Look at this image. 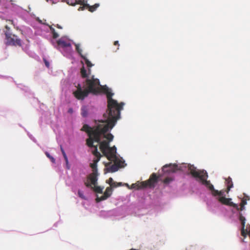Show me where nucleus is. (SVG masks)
<instances>
[{
    "instance_id": "393cba45",
    "label": "nucleus",
    "mask_w": 250,
    "mask_h": 250,
    "mask_svg": "<svg viewBox=\"0 0 250 250\" xmlns=\"http://www.w3.org/2000/svg\"><path fill=\"white\" fill-rule=\"evenodd\" d=\"M210 190L211 191L212 194L213 196L219 195V194L220 193V191H219L218 190L215 189L214 188L213 189H211Z\"/></svg>"
},
{
    "instance_id": "c85d7f7f",
    "label": "nucleus",
    "mask_w": 250,
    "mask_h": 250,
    "mask_svg": "<svg viewBox=\"0 0 250 250\" xmlns=\"http://www.w3.org/2000/svg\"><path fill=\"white\" fill-rule=\"evenodd\" d=\"M246 204H247V199L245 198H243L241 201L240 206H245Z\"/></svg>"
},
{
    "instance_id": "79ce46f5",
    "label": "nucleus",
    "mask_w": 250,
    "mask_h": 250,
    "mask_svg": "<svg viewBox=\"0 0 250 250\" xmlns=\"http://www.w3.org/2000/svg\"><path fill=\"white\" fill-rule=\"evenodd\" d=\"M68 112L70 114H72L73 112V109L72 108H69V109L68 110Z\"/></svg>"
},
{
    "instance_id": "9b49d317",
    "label": "nucleus",
    "mask_w": 250,
    "mask_h": 250,
    "mask_svg": "<svg viewBox=\"0 0 250 250\" xmlns=\"http://www.w3.org/2000/svg\"><path fill=\"white\" fill-rule=\"evenodd\" d=\"M112 190L111 187H107L105 191H104V195L101 196L100 197H97L96 199L97 202H99L104 200H106L107 198L109 197L112 194Z\"/></svg>"
},
{
    "instance_id": "f257e3e1",
    "label": "nucleus",
    "mask_w": 250,
    "mask_h": 250,
    "mask_svg": "<svg viewBox=\"0 0 250 250\" xmlns=\"http://www.w3.org/2000/svg\"><path fill=\"white\" fill-rule=\"evenodd\" d=\"M120 117H112L104 118V120L99 121L92 127L85 124L82 127L81 130L85 132L89 138L86 140V144L89 147L94 148L93 155L100 160L101 155L98 151L97 146L93 145V143L100 142L102 138H105L111 142L114 138L113 135L107 132L111 130L115 125L118 120Z\"/></svg>"
},
{
    "instance_id": "aec40b11",
    "label": "nucleus",
    "mask_w": 250,
    "mask_h": 250,
    "mask_svg": "<svg viewBox=\"0 0 250 250\" xmlns=\"http://www.w3.org/2000/svg\"><path fill=\"white\" fill-rule=\"evenodd\" d=\"M82 58L83 59L85 64H86L88 67H91L93 65V64L87 59V58L85 56L82 55Z\"/></svg>"
},
{
    "instance_id": "ddd939ff",
    "label": "nucleus",
    "mask_w": 250,
    "mask_h": 250,
    "mask_svg": "<svg viewBox=\"0 0 250 250\" xmlns=\"http://www.w3.org/2000/svg\"><path fill=\"white\" fill-rule=\"evenodd\" d=\"M57 44L63 48L71 47V46L70 42L63 38H61L57 41Z\"/></svg>"
},
{
    "instance_id": "a18cd8bd",
    "label": "nucleus",
    "mask_w": 250,
    "mask_h": 250,
    "mask_svg": "<svg viewBox=\"0 0 250 250\" xmlns=\"http://www.w3.org/2000/svg\"><path fill=\"white\" fill-rule=\"evenodd\" d=\"M117 187L121 186L122 185V183H117Z\"/></svg>"
},
{
    "instance_id": "4468645a",
    "label": "nucleus",
    "mask_w": 250,
    "mask_h": 250,
    "mask_svg": "<svg viewBox=\"0 0 250 250\" xmlns=\"http://www.w3.org/2000/svg\"><path fill=\"white\" fill-rule=\"evenodd\" d=\"M97 172H92L89 176V179L90 181L91 184L95 186L97 184Z\"/></svg>"
},
{
    "instance_id": "bb28decb",
    "label": "nucleus",
    "mask_w": 250,
    "mask_h": 250,
    "mask_svg": "<svg viewBox=\"0 0 250 250\" xmlns=\"http://www.w3.org/2000/svg\"><path fill=\"white\" fill-rule=\"evenodd\" d=\"M84 0H75V3L74 4H72V5H75L76 4L82 5L84 3Z\"/></svg>"
},
{
    "instance_id": "37998d69",
    "label": "nucleus",
    "mask_w": 250,
    "mask_h": 250,
    "mask_svg": "<svg viewBox=\"0 0 250 250\" xmlns=\"http://www.w3.org/2000/svg\"><path fill=\"white\" fill-rule=\"evenodd\" d=\"M220 191V193L219 194V195L222 196L224 194V191Z\"/></svg>"
},
{
    "instance_id": "b1692460",
    "label": "nucleus",
    "mask_w": 250,
    "mask_h": 250,
    "mask_svg": "<svg viewBox=\"0 0 250 250\" xmlns=\"http://www.w3.org/2000/svg\"><path fill=\"white\" fill-rule=\"evenodd\" d=\"M45 155L51 160V161L52 163H55V159L52 156H51L48 152H46Z\"/></svg>"
},
{
    "instance_id": "dca6fc26",
    "label": "nucleus",
    "mask_w": 250,
    "mask_h": 250,
    "mask_svg": "<svg viewBox=\"0 0 250 250\" xmlns=\"http://www.w3.org/2000/svg\"><path fill=\"white\" fill-rule=\"evenodd\" d=\"M226 184L227 186V192L228 193L230 190V188L233 187V183L231 178L229 177L226 180Z\"/></svg>"
},
{
    "instance_id": "2f4dec72",
    "label": "nucleus",
    "mask_w": 250,
    "mask_h": 250,
    "mask_svg": "<svg viewBox=\"0 0 250 250\" xmlns=\"http://www.w3.org/2000/svg\"><path fill=\"white\" fill-rule=\"evenodd\" d=\"M110 187H112V188H116L117 187V182H113L112 183H111V184L110 185Z\"/></svg>"
},
{
    "instance_id": "a878e982",
    "label": "nucleus",
    "mask_w": 250,
    "mask_h": 250,
    "mask_svg": "<svg viewBox=\"0 0 250 250\" xmlns=\"http://www.w3.org/2000/svg\"><path fill=\"white\" fill-rule=\"evenodd\" d=\"M60 148H61V152L62 153V154L63 155L64 159L67 160V157L66 154L62 146H61Z\"/></svg>"
},
{
    "instance_id": "20e7f679",
    "label": "nucleus",
    "mask_w": 250,
    "mask_h": 250,
    "mask_svg": "<svg viewBox=\"0 0 250 250\" xmlns=\"http://www.w3.org/2000/svg\"><path fill=\"white\" fill-rule=\"evenodd\" d=\"M6 31L5 32L6 43L8 45L21 46V41L17 36L9 32L10 28L8 25L5 26Z\"/></svg>"
},
{
    "instance_id": "6ab92c4d",
    "label": "nucleus",
    "mask_w": 250,
    "mask_h": 250,
    "mask_svg": "<svg viewBox=\"0 0 250 250\" xmlns=\"http://www.w3.org/2000/svg\"><path fill=\"white\" fill-rule=\"evenodd\" d=\"M143 186V185H142V182H141L140 183H138V184H137V183L133 184L131 185V188H135V189H140L145 188Z\"/></svg>"
},
{
    "instance_id": "49530a36",
    "label": "nucleus",
    "mask_w": 250,
    "mask_h": 250,
    "mask_svg": "<svg viewBox=\"0 0 250 250\" xmlns=\"http://www.w3.org/2000/svg\"><path fill=\"white\" fill-rule=\"evenodd\" d=\"M244 198L247 199V201L250 200V198L249 196H246V197H245Z\"/></svg>"
},
{
    "instance_id": "c756f323",
    "label": "nucleus",
    "mask_w": 250,
    "mask_h": 250,
    "mask_svg": "<svg viewBox=\"0 0 250 250\" xmlns=\"http://www.w3.org/2000/svg\"><path fill=\"white\" fill-rule=\"evenodd\" d=\"M86 3H84L83 4H82V5H83L82 6H80L79 9H78V10L79 11H83L85 7H86V6L85 5Z\"/></svg>"
},
{
    "instance_id": "ea45409f",
    "label": "nucleus",
    "mask_w": 250,
    "mask_h": 250,
    "mask_svg": "<svg viewBox=\"0 0 250 250\" xmlns=\"http://www.w3.org/2000/svg\"><path fill=\"white\" fill-rule=\"evenodd\" d=\"M50 30H51V32H52L53 34L56 32L55 31V29L54 28L52 27H50Z\"/></svg>"
},
{
    "instance_id": "6e6552de",
    "label": "nucleus",
    "mask_w": 250,
    "mask_h": 250,
    "mask_svg": "<svg viewBox=\"0 0 250 250\" xmlns=\"http://www.w3.org/2000/svg\"><path fill=\"white\" fill-rule=\"evenodd\" d=\"M116 147L115 146H113V147L109 146L106 153V155L104 156H106L109 161H113L114 159H116Z\"/></svg>"
},
{
    "instance_id": "de8ad7c7",
    "label": "nucleus",
    "mask_w": 250,
    "mask_h": 250,
    "mask_svg": "<svg viewBox=\"0 0 250 250\" xmlns=\"http://www.w3.org/2000/svg\"><path fill=\"white\" fill-rule=\"evenodd\" d=\"M57 27L58 28L62 29V27L60 25H58V24H57Z\"/></svg>"
},
{
    "instance_id": "cd10ccee",
    "label": "nucleus",
    "mask_w": 250,
    "mask_h": 250,
    "mask_svg": "<svg viewBox=\"0 0 250 250\" xmlns=\"http://www.w3.org/2000/svg\"><path fill=\"white\" fill-rule=\"evenodd\" d=\"M78 193L79 196L80 198H81L82 199H85V196H84L83 192L82 191L79 190Z\"/></svg>"
},
{
    "instance_id": "e433bc0d",
    "label": "nucleus",
    "mask_w": 250,
    "mask_h": 250,
    "mask_svg": "<svg viewBox=\"0 0 250 250\" xmlns=\"http://www.w3.org/2000/svg\"><path fill=\"white\" fill-rule=\"evenodd\" d=\"M59 37L58 34L56 32L53 34V37L54 39H56Z\"/></svg>"
},
{
    "instance_id": "4be33fe9",
    "label": "nucleus",
    "mask_w": 250,
    "mask_h": 250,
    "mask_svg": "<svg viewBox=\"0 0 250 250\" xmlns=\"http://www.w3.org/2000/svg\"><path fill=\"white\" fill-rule=\"evenodd\" d=\"M76 46V50L77 52L80 55L81 57H82V55H83L82 54V49L80 48V45L79 44H75Z\"/></svg>"
},
{
    "instance_id": "412c9836",
    "label": "nucleus",
    "mask_w": 250,
    "mask_h": 250,
    "mask_svg": "<svg viewBox=\"0 0 250 250\" xmlns=\"http://www.w3.org/2000/svg\"><path fill=\"white\" fill-rule=\"evenodd\" d=\"M93 189L97 193H102L103 192V188L99 186H96V185L94 186Z\"/></svg>"
},
{
    "instance_id": "f03ea898",
    "label": "nucleus",
    "mask_w": 250,
    "mask_h": 250,
    "mask_svg": "<svg viewBox=\"0 0 250 250\" xmlns=\"http://www.w3.org/2000/svg\"><path fill=\"white\" fill-rule=\"evenodd\" d=\"M84 86L89 93L97 94L103 93L106 95L107 99V109L106 113L103 115L104 118L120 117V112L123 109L125 104L123 102L118 103L112 97L114 93L106 85H100L98 79L94 78L93 76L86 79Z\"/></svg>"
},
{
    "instance_id": "c9c22d12",
    "label": "nucleus",
    "mask_w": 250,
    "mask_h": 250,
    "mask_svg": "<svg viewBox=\"0 0 250 250\" xmlns=\"http://www.w3.org/2000/svg\"><path fill=\"white\" fill-rule=\"evenodd\" d=\"M114 45L118 46L117 50H118L119 49V45H120L118 41H115L114 42Z\"/></svg>"
},
{
    "instance_id": "f8f14e48",
    "label": "nucleus",
    "mask_w": 250,
    "mask_h": 250,
    "mask_svg": "<svg viewBox=\"0 0 250 250\" xmlns=\"http://www.w3.org/2000/svg\"><path fill=\"white\" fill-rule=\"evenodd\" d=\"M124 162L122 161L116 160V163L115 164L112 165L111 167H110L108 169V171L111 172H114L117 171L119 167H122L121 163H123Z\"/></svg>"
},
{
    "instance_id": "c03bdc74",
    "label": "nucleus",
    "mask_w": 250,
    "mask_h": 250,
    "mask_svg": "<svg viewBox=\"0 0 250 250\" xmlns=\"http://www.w3.org/2000/svg\"><path fill=\"white\" fill-rule=\"evenodd\" d=\"M85 186H86L87 187H90V185L89 183H85Z\"/></svg>"
},
{
    "instance_id": "72a5a7b5",
    "label": "nucleus",
    "mask_w": 250,
    "mask_h": 250,
    "mask_svg": "<svg viewBox=\"0 0 250 250\" xmlns=\"http://www.w3.org/2000/svg\"><path fill=\"white\" fill-rule=\"evenodd\" d=\"M237 209V210H241V211H242L245 208V206H240V207H239L238 206V208H236Z\"/></svg>"
},
{
    "instance_id": "423d86ee",
    "label": "nucleus",
    "mask_w": 250,
    "mask_h": 250,
    "mask_svg": "<svg viewBox=\"0 0 250 250\" xmlns=\"http://www.w3.org/2000/svg\"><path fill=\"white\" fill-rule=\"evenodd\" d=\"M158 177L155 173H152L150 176L149 179L147 181L142 182L143 185L145 188L149 187H154L158 181Z\"/></svg>"
},
{
    "instance_id": "1a4fd4ad",
    "label": "nucleus",
    "mask_w": 250,
    "mask_h": 250,
    "mask_svg": "<svg viewBox=\"0 0 250 250\" xmlns=\"http://www.w3.org/2000/svg\"><path fill=\"white\" fill-rule=\"evenodd\" d=\"M231 199L227 198L224 196H221L218 198V201L222 204L226 205H228L230 207H233L235 208H238V205L235 203H233L231 201Z\"/></svg>"
},
{
    "instance_id": "39448f33",
    "label": "nucleus",
    "mask_w": 250,
    "mask_h": 250,
    "mask_svg": "<svg viewBox=\"0 0 250 250\" xmlns=\"http://www.w3.org/2000/svg\"><path fill=\"white\" fill-rule=\"evenodd\" d=\"M77 90L73 92L74 97L79 100H83L89 94L86 88L83 89L81 85L79 83L76 86Z\"/></svg>"
},
{
    "instance_id": "4c0bfd02",
    "label": "nucleus",
    "mask_w": 250,
    "mask_h": 250,
    "mask_svg": "<svg viewBox=\"0 0 250 250\" xmlns=\"http://www.w3.org/2000/svg\"><path fill=\"white\" fill-rule=\"evenodd\" d=\"M113 180L112 178H109L108 179V184L110 185L113 182Z\"/></svg>"
},
{
    "instance_id": "09e8293b",
    "label": "nucleus",
    "mask_w": 250,
    "mask_h": 250,
    "mask_svg": "<svg viewBox=\"0 0 250 250\" xmlns=\"http://www.w3.org/2000/svg\"><path fill=\"white\" fill-rule=\"evenodd\" d=\"M90 71H91V70H90V69L89 68V69H88V72H89V73H90Z\"/></svg>"
},
{
    "instance_id": "2eb2a0df",
    "label": "nucleus",
    "mask_w": 250,
    "mask_h": 250,
    "mask_svg": "<svg viewBox=\"0 0 250 250\" xmlns=\"http://www.w3.org/2000/svg\"><path fill=\"white\" fill-rule=\"evenodd\" d=\"M100 161L99 158H95L93 163L90 164V167L93 169V172H97V163Z\"/></svg>"
},
{
    "instance_id": "7c9ffc66",
    "label": "nucleus",
    "mask_w": 250,
    "mask_h": 250,
    "mask_svg": "<svg viewBox=\"0 0 250 250\" xmlns=\"http://www.w3.org/2000/svg\"><path fill=\"white\" fill-rule=\"evenodd\" d=\"M65 160V163H66V168L67 169H70V165L69 164V162H68V158H67V160L66 159H64Z\"/></svg>"
},
{
    "instance_id": "a211bd4d",
    "label": "nucleus",
    "mask_w": 250,
    "mask_h": 250,
    "mask_svg": "<svg viewBox=\"0 0 250 250\" xmlns=\"http://www.w3.org/2000/svg\"><path fill=\"white\" fill-rule=\"evenodd\" d=\"M82 63L83 66L81 69V74L82 78H85L87 77V74L86 73V70L85 69L84 66H83V62H81Z\"/></svg>"
},
{
    "instance_id": "7ed1b4c3",
    "label": "nucleus",
    "mask_w": 250,
    "mask_h": 250,
    "mask_svg": "<svg viewBox=\"0 0 250 250\" xmlns=\"http://www.w3.org/2000/svg\"><path fill=\"white\" fill-rule=\"evenodd\" d=\"M188 167L189 173L192 177L199 179L202 184L205 185L210 190L213 189V186L210 183L209 181L207 180L208 175L206 171L197 169L193 165L190 164L188 165Z\"/></svg>"
},
{
    "instance_id": "a19ab883",
    "label": "nucleus",
    "mask_w": 250,
    "mask_h": 250,
    "mask_svg": "<svg viewBox=\"0 0 250 250\" xmlns=\"http://www.w3.org/2000/svg\"><path fill=\"white\" fill-rule=\"evenodd\" d=\"M50 30H51V32H52L53 34L56 32L55 31V29L54 28L52 27H50Z\"/></svg>"
},
{
    "instance_id": "f3484780",
    "label": "nucleus",
    "mask_w": 250,
    "mask_h": 250,
    "mask_svg": "<svg viewBox=\"0 0 250 250\" xmlns=\"http://www.w3.org/2000/svg\"><path fill=\"white\" fill-rule=\"evenodd\" d=\"M85 5L86 6V7L88 8V10L90 12H93L99 6V4L95 3L92 6H90L88 4H86Z\"/></svg>"
},
{
    "instance_id": "0eeeda50",
    "label": "nucleus",
    "mask_w": 250,
    "mask_h": 250,
    "mask_svg": "<svg viewBox=\"0 0 250 250\" xmlns=\"http://www.w3.org/2000/svg\"><path fill=\"white\" fill-rule=\"evenodd\" d=\"M181 169V167L174 164L166 165L163 166L162 171L165 173H174L178 170Z\"/></svg>"
},
{
    "instance_id": "9d476101",
    "label": "nucleus",
    "mask_w": 250,
    "mask_h": 250,
    "mask_svg": "<svg viewBox=\"0 0 250 250\" xmlns=\"http://www.w3.org/2000/svg\"><path fill=\"white\" fill-rule=\"evenodd\" d=\"M107 141H101L100 142H97L100 144V149L104 155H106L107 149L109 147V141L106 139Z\"/></svg>"
},
{
    "instance_id": "f704fd0d",
    "label": "nucleus",
    "mask_w": 250,
    "mask_h": 250,
    "mask_svg": "<svg viewBox=\"0 0 250 250\" xmlns=\"http://www.w3.org/2000/svg\"><path fill=\"white\" fill-rule=\"evenodd\" d=\"M44 62L45 63V64L47 67H49V63L48 62H47L45 59H43Z\"/></svg>"
},
{
    "instance_id": "5701e85b",
    "label": "nucleus",
    "mask_w": 250,
    "mask_h": 250,
    "mask_svg": "<svg viewBox=\"0 0 250 250\" xmlns=\"http://www.w3.org/2000/svg\"><path fill=\"white\" fill-rule=\"evenodd\" d=\"M173 180V179L171 177H167L165 178L164 181L163 183L165 184H168L169 183H170L171 181Z\"/></svg>"
},
{
    "instance_id": "58836bf2",
    "label": "nucleus",
    "mask_w": 250,
    "mask_h": 250,
    "mask_svg": "<svg viewBox=\"0 0 250 250\" xmlns=\"http://www.w3.org/2000/svg\"><path fill=\"white\" fill-rule=\"evenodd\" d=\"M50 30H51V32H52L53 34L56 32L55 31V29L54 28L52 27H50Z\"/></svg>"
},
{
    "instance_id": "473e14b6",
    "label": "nucleus",
    "mask_w": 250,
    "mask_h": 250,
    "mask_svg": "<svg viewBox=\"0 0 250 250\" xmlns=\"http://www.w3.org/2000/svg\"><path fill=\"white\" fill-rule=\"evenodd\" d=\"M82 115L83 117H85L87 115V112L84 109H82Z\"/></svg>"
}]
</instances>
